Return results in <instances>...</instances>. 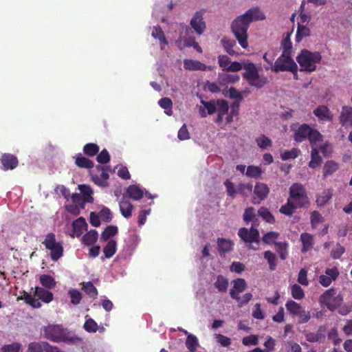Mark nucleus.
<instances>
[{"label":"nucleus","instance_id":"obj_21","mask_svg":"<svg viewBox=\"0 0 352 352\" xmlns=\"http://www.w3.org/2000/svg\"><path fill=\"white\" fill-rule=\"evenodd\" d=\"M119 206L120 212L124 218L129 219L131 217L133 206L129 201L122 199Z\"/></svg>","mask_w":352,"mask_h":352},{"label":"nucleus","instance_id":"obj_4","mask_svg":"<svg viewBox=\"0 0 352 352\" xmlns=\"http://www.w3.org/2000/svg\"><path fill=\"white\" fill-rule=\"evenodd\" d=\"M243 67L245 70L243 73V78L249 85L261 89L267 83V78L259 75L258 70L253 63H244Z\"/></svg>","mask_w":352,"mask_h":352},{"label":"nucleus","instance_id":"obj_61","mask_svg":"<svg viewBox=\"0 0 352 352\" xmlns=\"http://www.w3.org/2000/svg\"><path fill=\"white\" fill-rule=\"evenodd\" d=\"M345 248L340 243H337L336 246L331 250V256L333 259H338L344 253Z\"/></svg>","mask_w":352,"mask_h":352},{"label":"nucleus","instance_id":"obj_17","mask_svg":"<svg viewBox=\"0 0 352 352\" xmlns=\"http://www.w3.org/2000/svg\"><path fill=\"white\" fill-rule=\"evenodd\" d=\"M311 129L312 128L307 124H301L294 133V140L297 142H303L305 140L308 138L309 133L311 131Z\"/></svg>","mask_w":352,"mask_h":352},{"label":"nucleus","instance_id":"obj_46","mask_svg":"<svg viewBox=\"0 0 352 352\" xmlns=\"http://www.w3.org/2000/svg\"><path fill=\"white\" fill-rule=\"evenodd\" d=\"M263 171L259 166L250 165L247 167L245 175L250 178L257 179L261 177Z\"/></svg>","mask_w":352,"mask_h":352},{"label":"nucleus","instance_id":"obj_47","mask_svg":"<svg viewBox=\"0 0 352 352\" xmlns=\"http://www.w3.org/2000/svg\"><path fill=\"white\" fill-rule=\"evenodd\" d=\"M68 295L70 297L71 303L74 305H78L82 298L81 292L76 289H70L68 291Z\"/></svg>","mask_w":352,"mask_h":352},{"label":"nucleus","instance_id":"obj_30","mask_svg":"<svg viewBox=\"0 0 352 352\" xmlns=\"http://www.w3.org/2000/svg\"><path fill=\"white\" fill-rule=\"evenodd\" d=\"M39 281L43 288L51 289L56 286L55 279L50 275L42 274L39 277Z\"/></svg>","mask_w":352,"mask_h":352},{"label":"nucleus","instance_id":"obj_16","mask_svg":"<svg viewBox=\"0 0 352 352\" xmlns=\"http://www.w3.org/2000/svg\"><path fill=\"white\" fill-rule=\"evenodd\" d=\"M1 162L3 166V169L5 170H13L19 164L17 157L10 153L3 154L1 158Z\"/></svg>","mask_w":352,"mask_h":352},{"label":"nucleus","instance_id":"obj_1","mask_svg":"<svg viewBox=\"0 0 352 352\" xmlns=\"http://www.w3.org/2000/svg\"><path fill=\"white\" fill-rule=\"evenodd\" d=\"M265 19V14L258 7L247 10L243 14L236 17L231 24V30L239 45L243 49L248 47V30L253 21H262Z\"/></svg>","mask_w":352,"mask_h":352},{"label":"nucleus","instance_id":"obj_41","mask_svg":"<svg viewBox=\"0 0 352 352\" xmlns=\"http://www.w3.org/2000/svg\"><path fill=\"white\" fill-rule=\"evenodd\" d=\"M307 139L310 142L311 148H316L315 145L316 144V143L322 141V135L318 130L311 129V131L310 132Z\"/></svg>","mask_w":352,"mask_h":352},{"label":"nucleus","instance_id":"obj_60","mask_svg":"<svg viewBox=\"0 0 352 352\" xmlns=\"http://www.w3.org/2000/svg\"><path fill=\"white\" fill-rule=\"evenodd\" d=\"M217 111L220 113V116H224L227 113L229 106L228 103L225 100H218L217 102Z\"/></svg>","mask_w":352,"mask_h":352},{"label":"nucleus","instance_id":"obj_57","mask_svg":"<svg viewBox=\"0 0 352 352\" xmlns=\"http://www.w3.org/2000/svg\"><path fill=\"white\" fill-rule=\"evenodd\" d=\"M281 47L283 52L286 54H292V44L290 40V35L287 34L281 41Z\"/></svg>","mask_w":352,"mask_h":352},{"label":"nucleus","instance_id":"obj_23","mask_svg":"<svg viewBox=\"0 0 352 352\" xmlns=\"http://www.w3.org/2000/svg\"><path fill=\"white\" fill-rule=\"evenodd\" d=\"M322 162V159L319 155V151L317 148H312L311 151V160L309 162V167L313 169L317 168L320 166Z\"/></svg>","mask_w":352,"mask_h":352},{"label":"nucleus","instance_id":"obj_29","mask_svg":"<svg viewBox=\"0 0 352 352\" xmlns=\"http://www.w3.org/2000/svg\"><path fill=\"white\" fill-rule=\"evenodd\" d=\"M214 285L219 292L225 293L228 290V279L222 275H218Z\"/></svg>","mask_w":352,"mask_h":352},{"label":"nucleus","instance_id":"obj_50","mask_svg":"<svg viewBox=\"0 0 352 352\" xmlns=\"http://www.w3.org/2000/svg\"><path fill=\"white\" fill-rule=\"evenodd\" d=\"M276 250L279 254L282 260H285L287 256L288 243L287 242H280L275 243Z\"/></svg>","mask_w":352,"mask_h":352},{"label":"nucleus","instance_id":"obj_6","mask_svg":"<svg viewBox=\"0 0 352 352\" xmlns=\"http://www.w3.org/2000/svg\"><path fill=\"white\" fill-rule=\"evenodd\" d=\"M343 296L335 288L326 290L319 298L321 306H325L331 311L336 310L343 302Z\"/></svg>","mask_w":352,"mask_h":352},{"label":"nucleus","instance_id":"obj_33","mask_svg":"<svg viewBox=\"0 0 352 352\" xmlns=\"http://www.w3.org/2000/svg\"><path fill=\"white\" fill-rule=\"evenodd\" d=\"M309 35L310 30L306 25L300 24V23H298L296 34V41L299 43L303 38L309 36Z\"/></svg>","mask_w":352,"mask_h":352},{"label":"nucleus","instance_id":"obj_44","mask_svg":"<svg viewBox=\"0 0 352 352\" xmlns=\"http://www.w3.org/2000/svg\"><path fill=\"white\" fill-rule=\"evenodd\" d=\"M160 107L166 110V113L168 116H171L173 113L172 107H173V102L172 100L167 97H164L161 98L158 102Z\"/></svg>","mask_w":352,"mask_h":352},{"label":"nucleus","instance_id":"obj_3","mask_svg":"<svg viewBox=\"0 0 352 352\" xmlns=\"http://www.w3.org/2000/svg\"><path fill=\"white\" fill-rule=\"evenodd\" d=\"M322 60V55L319 52H311L303 49L296 56V60L300 66V71L313 72L316 70V65Z\"/></svg>","mask_w":352,"mask_h":352},{"label":"nucleus","instance_id":"obj_53","mask_svg":"<svg viewBox=\"0 0 352 352\" xmlns=\"http://www.w3.org/2000/svg\"><path fill=\"white\" fill-rule=\"evenodd\" d=\"M291 294L292 296L296 300H302L305 297L304 290L300 285L297 284H294L292 286Z\"/></svg>","mask_w":352,"mask_h":352},{"label":"nucleus","instance_id":"obj_48","mask_svg":"<svg viewBox=\"0 0 352 352\" xmlns=\"http://www.w3.org/2000/svg\"><path fill=\"white\" fill-rule=\"evenodd\" d=\"M300 151L298 148H293L289 151H283L280 157L283 160H294L296 159L298 155L300 154Z\"/></svg>","mask_w":352,"mask_h":352},{"label":"nucleus","instance_id":"obj_39","mask_svg":"<svg viewBox=\"0 0 352 352\" xmlns=\"http://www.w3.org/2000/svg\"><path fill=\"white\" fill-rule=\"evenodd\" d=\"M118 229L116 226H107L101 234V239L107 241L118 234Z\"/></svg>","mask_w":352,"mask_h":352},{"label":"nucleus","instance_id":"obj_10","mask_svg":"<svg viewBox=\"0 0 352 352\" xmlns=\"http://www.w3.org/2000/svg\"><path fill=\"white\" fill-rule=\"evenodd\" d=\"M44 336L50 340L58 342L63 340L64 332L60 326L57 324L48 325L43 329Z\"/></svg>","mask_w":352,"mask_h":352},{"label":"nucleus","instance_id":"obj_45","mask_svg":"<svg viewBox=\"0 0 352 352\" xmlns=\"http://www.w3.org/2000/svg\"><path fill=\"white\" fill-rule=\"evenodd\" d=\"M221 43L222 44L224 50H226V52L228 54H230L231 56H233V55L236 54L234 50H233V47L235 45V41H234L230 40V39L227 38L226 37H223L221 40Z\"/></svg>","mask_w":352,"mask_h":352},{"label":"nucleus","instance_id":"obj_34","mask_svg":"<svg viewBox=\"0 0 352 352\" xmlns=\"http://www.w3.org/2000/svg\"><path fill=\"white\" fill-rule=\"evenodd\" d=\"M109 177V175L105 172V170L102 171L100 176L97 175H91V179L94 182L100 186H107V179Z\"/></svg>","mask_w":352,"mask_h":352},{"label":"nucleus","instance_id":"obj_63","mask_svg":"<svg viewBox=\"0 0 352 352\" xmlns=\"http://www.w3.org/2000/svg\"><path fill=\"white\" fill-rule=\"evenodd\" d=\"M100 219L104 222H110L112 219V214L111 210L107 208L104 207L99 213Z\"/></svg>","mask_w":352,"mask_h":352},{"label":"nucleus","instance_id":"obj_28","mask_svg":"<svg viewBox=\"0 0 352 352\" xmlns=\"http://www.w3.org/2000/svg\"><path fill=\"white\" fill-rule=\"evenodd\" d=\"M98 236V232L96 230H91L82 236V242L87 246H91L96 242Z\"/></svg>","mask_w":352,"mask_h":352},{"label":"nucleus","instance_id":"obj_36","mask_svg":"<svg viewBox=\"0 0 352 352\" xmlns=\"http://www.w3.org/2000/svg\"><path fill=\"white\" fill-rule=\"evenodd\" d=\"M243 221L248 223L250 221H252L254 224V227L256 226L255 223V221H257L256 213H255V209L253 207H248L245 209L244 213H243Z\"/></svg>","mask_w":352,"mask_h":352},{"label":"nucleus","instance_id":"obj_13","mask_svg":"<svg viewBox=\"0 0 352 352\" xmlns=\"http://www.w3.org/2000/svg\"><path fill=\"white\" fill-rule=\"evenodd\" d=\"M233 287L230 292V297L239 302V294L244 292L247 288V283L245 279L241 278H236L233 280Z\"/></svg>","mask_w":352,"mask_h":352},{"label":"nucleus","instance_id":"obj_15","mask_svg":"<svg viewBox=\"0 0 352 352\" xmlns=\"http://www.w3.org/2000/svg\"><path fill=\"white\" fill-rule=\"evenodd\" d=\"M340 124L347 129L352 127V107L343 106L339 116Z\"/></svg>","mask_w":352,"mask_h":352},{"label":"nucleus","instance_id":"obj_40","mask_svg":"<svg viewBox=\"0 0 352 352\" xmlns=\"http://www.w3.org/2000/svg\"><path fill=\"white\" fill-rule=\"evenodd\" d=\"M296 209L298 208L287 199V203L280 208L279 212L283 214L290 217Z\"/></svg>","mask_w":352,"mask_h":352},{"label":"nucleus","instance_id":"obj_25","mask_svg":"<svg viewBox=\"0 0 352 352\" xmlns=\"http://www.w3.org/2000/svg\"><path fill=\"white\" fill-rule=\"evenodd\" d=\"M339 168V164L333 161L328 160L325 162L323 167V177L325 178L327 176L331 175L336 172Z\"/></svg>","mask_w":352,"mask_h":352},{"label":"nucleus","instance_id":"obj_62","mask_svg":"<svg viewBox=\"0 0 352 352\" xmlns=\"http://www.w3.org/2000/svg\"><path fill=\"white\" fill-rule=\"evenodd\" d=\"M298 282L302 285L307 286L309 281L307 280V270L305 268H302L298 275Z\"/></svg>","mask_w":352,"mask_h":352},{"label":"nucleus","instance_id":"obj_59","mask_svg":"<svg viewBox=\"0 0 352 352\" xmlns=\"http://www.w3.org/2000/svg\"><path fill=\"white\" fill-rule=\"evenodd\" d=\"M256 141L258 146L263 149L272 146V140L265 135L258 137Z\"/></svg>","mask_w":352,"mask_h":352},{"label":"nucleus","instance_id":"obj_8","mask_svg":"<svg viewBox=\"0 0 352 352\" xmlns=\"http://www.w3.org/2000/svg\"><path fill=\"white\" fill-rule=\"evenodd\" d=\"M296 63L292 58V54L282 52L281 55L271 66V70L278 73L280 72H294L296 70Z\"/></svg>","mask_w":352,"mask_h":352},{"label":"nucleus","instance_id":"obj_43","mask_svg":"<svg viewBox=\"0 0 352 352\" xmlns=\"http://www.w3.org/2000/svg\"><path fill=\"white\" fill-rule=\"evenodd\" d=\"M285 307L289 314L294 316H296L302 309L301 305L292 300H288Z\"/></svg>","mask_w":352,"mask_h":352},{"label":"nucleus","instance_id":"obj_58","mask_svg":"<svg viewBox=\"0 0 352 352\" xmlns=\"http://www.w3.org/2000/svg\"><path fill=\"white\" fill-rule=\"evenodd\" d=\"M311 226L313 228H316L319 223L324 221V218L318 211L314 210L311 214Z\"/></svg>","mask_w":352,"mask_h":352},{"label":"nucleus","instance_id":"obj_49","mask_svg":"<svg viewBox=\"0 0 352 352\" xmlns=\"http://www.w3.org/2000/svg\"><path fill=\"white\" fill-rule=\"evenodd\" d=\"M79 189L83 195V201L87 203H91L94 200L91 195L93 193L91 189L86 185H80Z\"/></svg>","mask_w":352,"mask_h":352},{"label":"nucleus","instance_id":"obj_9","mask_svg":"<svg viewBox=\"0 0 352 352\" xmlns=\"http://www.w3.org/2000/svg\"><path fill=\"white\" fill-rule=\"evenodd\" d=\"M238 236L245 243H249L250 245L253 243H256L257 245L259 243V232L254 227V223L252 224L250 229L246 228H240L238 232Z\"/></svg>","mask_w":352,"mask_h":352},{"label":"nucleus","instance_id":"obj_56","mask_svg":"<svg viewBox=\"0 0 352 352\" xmlns=\"http://www.w3.org/2000/svg\"><path fill=\"white\" fill-rule=\"evenodd\" d=\"M111 157L108 151L105 148L102 150L97 155L96 160L99 164H106L110 162Z\"/></svg>","mask_w":352,"mask_h":352},{"label":"nucleus","instance_id":"obj_11","mask_svg":"<svg viewBox=\"0 0 352 352\" xmlns=\"http://www.w3.org/2000/svg\"><path fill=\"white\" fill-rule=\"evenodd\" d=\"M269 192L270 189L266 184L260 182L256 183L254 188V196L252 199V204H259L267 197Z\"/></svg>","mask_w":352,"mask_h":352},{"label":"nucleus","instance_id":"obj_5","mask_svg":"<svg viewBox=\"0 0 352 352\" xmlns=\"http://www.w3.org/2000/svg\"><path fill=\"white\" fill-rule=\"evenodd\" d=\"M298 209L307 208L309 205L305 187L300 183L293 184L289 189L287 198Z\"/></svg>","mask_w":352,"mask_h":352},{"label":"nucleus","instance_id":"obj_51","mask_svg":"<svg viewBox=\"0 0 352 352\" xmlns=\"http://www.w3.org/2000/svg\"><path fill=\"white\" fill-rule=\"evenodd\" d=\"M279 233L277 232H269L263 235L262 241L264 243L267 245L277 243L275 241L279 237Z\"/></svg>","mask_w":352,"mask_h":352},{"label":"nucleus","instance_id":"obj_64","mask_svg":"<svg viewBox=\"0 0 352 352\" xmlns=\"http://www.w3.org/2000/svg\"><path fill=\"white\" fill-rule=\"evenodd\" d=\"M84 328L87 332H96L98 329V324L93 319L89 318L85 321Z\"/></svg>","mask_w":352,"mask_h":352},{"label":"nucleus","instance_id":"obj_7","mask_svg":"<svg viewBox=\"0 0 352 352\" xmlns=\"http://www.w3.org/2000/svg\"><path fill=\"white\" fill-rule=\"evenodd\" d=\"M45 248L50 252V258L53 261H57L63 256V243L57 241L55 234L50 232L45 235L42 243Z\"/></svg>","mask_w":352,"mask_h":352},{"label":"nucleus","instance_id":"obj_38","mask_svg":"<svg viewBox=\"0 0 352 352\" xmlns=\"http://www.w3.org/2000/svg\"><path fill=\"white\" fill-rule=\"evenodd\" d=\"M116 241L115 240H110L107 244L104 247L103 252L106 258L112 257L116 252Z\"/></svg>","mask_w":352,"mask_h":352},{"label":"nucleus","instance_id":"obj_22","mask_svg":"<svg viewBox=\"0 0 352 352\" xmlns=\"http://www.w3.org/2000/svg\"><path fill=\"white\" fill-rule=\"evenodd\" d=\"M74 158L75 164L79 168L90 169L94 166L91 160L84 157L81 153H78Z\"/></svg>","mask_w":352,"mask_h":352},{"label":"nucleus","instance_id":"obj_37","mask_svg":"<svg viewBox=\"0 0 352 352\" xmlns=\"http://www.w3.org/2000/svg\"><path fill=\"white\" fill-rule=\"evenodd\" d=\"M185 344L189 351L195 352L199 346V341L195 336L190 334L186 338Z\"/></svg>","mask_w":352,"mask_h":352},{"label":"nucleus","instance_id":"obj_54","mask_svg":"<svg viewBox=\"0 0 352 352\" xmlns=\"http://www.w3.org/2000/svg\"><path fill=\"white\" fill-rule=\"evenodd\" d=\"M264 258L267 261V263L271 270H274L276 267V256L272 252L267 250L264 252Z\"/></svg>","mask_w":352,"mask_h":352},{"label":"nucleus","instance_id":"obj_18","mask_svg":"<svg viewBox=\"0 0 352 352\" xmlns=\"http://www.w3.org/2000/svg\"><path fill=\"white\" fill-rule=\"evenodd\" d=\"M314 114L321 121H331L333 115L329 109L324 105H320L314 110Z\"/></svg>","mask_w":352,"mask_h":352},{"label":"nucleus","instance_id":"obj_32","mask_svg":"<svg viewBox=\"0 0 352 352\" xmlns=\"http://www.w3.org/2000/svg\"><path fill=\"white\" fill-rule=\"evenodd\" d=\"M82 289L90 297L96 298L98 294L96 287L91 281L82 283Z\"/></svg>","mask_w":352,"mask_h":352},{"label":"nucleus","instance_id":"obj_20","mask_svg":"<svg viewBox=\"0 0 352 352\" xmlns=\"http://www.w3.org/2000/svg\"><path fill=\"white\" fill-rule=\"evenodd\" d=\"M72 227L74 234L79 237L82 235L83 230H87V223L83 217H79L73 221Z\"/></svg>","mask_w":352,"mask_h":352},{"label":"nucleus","instance_id":"obj_35","mask_svg":"<svg viewBox=\"0 0 352 352\" xmlns=\"http://www.w3.org/2000/svg\"><path fill=\"white\" fill-rule=\"evenodd\" d=\"M99 146L95 143H87L82 148L84 154L89 157H94L99 152Z\"/></svg>","mask_w":352,"mask_h":352},{"label":"nucleus","instance_id":"obj_2","mask_svg":"<svg viewBox=\"0 0 352 352\" xmlns=\"http://www.w3.org/2000/svg\"><path fill=\"white\" fill-rule=\"evenodd\" d=\"M33 294L34 296L23 292V295L19 296L17 300H24L26 304L31 306L32 308L38 309L41 307V303L39 300L45 303H50L54 298L52 292L41 287H36Z\"/></svg>","mask_w":352,"mask_h":352},{"label":"nucleus","instance_id":"obj_12","mask_svg":"<svg viewBox=\"0 0 352 352\" xmlns=\"http://www.w3.org/2000/svg\"><path fill=\"white\" fill-rule=\"evenodd\" d=\"M190 24L198 35H201L206 27L204 20V12L202 10L196 12L190 20Z\"/></svg>","mask_w":352,"mask_h":352},{"label":"nucleus","instance_id":"obj_24","mask_svg":"<svg viewBox=\"0 0 352 352\" xmlns=\"http://www.w3.org/2000/svg\"><path fill=\"white\" fill-rule=\"evenodd\" d=\"M152 36L159 39L162 50H164V47L168 45V41L160 26L157 25L153 27Z\"/></svg>","mask_w":352,"mask_h":352},{"label":"nucleus","instance_id":"obj_31","mask_svg":"<svg viewBox=\"0 0 352 352\" xmlns=\"http://www.w3.org/2000/svg\"><path fill=\"white\" fill-rule=\"evenodd\" d=\"M331 190H324L317 196L316 202L318 206H324L331 199Z\"/></svg>","mask_w":352,"mask_h":352},{"label":"nucleus","instance_id":"obj_52","mask_svg":"<svg viewBox=\"0 0 352 352\" xmlns=\"http://www.w3.org/2000/svg\"><path fill=\"white\" fill-rule=\"evenodd\" d=\"M252 191V184L250 183H240L237 186V194H240L245 197H248L249 194Z\"/></svg>","mask_w":352,"mask_h":352},{"label":"nucleus","instance_id":"obj_26","mask_svg":"<svg viewBox=\"0 0 352 352\" xmlns=\"http://www.w3.org/2000/svg\"><path fill=\"white\" fill-rule=\"evenodd\" d=\"M300 241L302 244V252H307L313 246V236L311 234L304 232L300 235Z\"/></svg>","mask_w":352,"mask_h":352},{"label":"nucleus","instance_id":"obj_14","mask_svg":"<svg viewBox=\"0 0 352 352\" xmlns=\"http://www.w3.org/2000/svg\"><path fill=\"white\" fill-rule=\"evenodd\" d=\"M217 250L221 256H225L228 253L232 251L234 243L229 239L219 237L217 239Z\"/></svg>","mask_w":352,"mask_h":352},{"label":"nucleus","instance_id":"obj_19","mask_svg":"<svg viewBox=\"0 0 352 352\" xmlns=\"http://www.w3.org/2000/svg\"><path fill=\"white\" fill-rule=\"evenodd\" d=\"M184 67L186 69L190 71H206L207 69H211L210 66H206L205 64L201 63L199 60H195L192 59H185L184 60Z\"/></svg>","mask_w":352,"mask_h":352},{"label":"nucleus","instance_id":"obj_55","mask_svg":"<svg viewBox=\"0 0 352 352\" xmlns=\"http://www.w3.org/2000/svg\"><path fill=\"white\" fill-rule=\"evenodd\" d=\"M224 186L226 188L228 195L232 198L236 197L237 195V186L236 187L234 183L229 179L225 181Z\"/></svg>","mask_w":352,"mask_h":352},{"label":"nucleus","instance_id":"obj_27","mask_svg":"<svg viewBox=\"0 0 352 352\" xmlns=\"http://www.w3.org/2000/svg\"><path fill=\"white\" fill-rule=\"evenodd\" d=\"M129 197L133 200H140L143 197L142 190L136 185H131L126 189Z\"/></svg>","mask_w":352,"mask_h":352},{"label":"nucleus","instance_id":"obj_42","mask_svg":"<svg viewBox=\"0 0 352 352\" xmlns=\"http://www.w3.org/2000/svg\"><path fill=\"white\" fill-rule=\"evenodd\" d=\"M258 215L263 219L266 222L269 223H274L275 222V218L268 208L265 207H261L258 210Z\"/></svg>","mask_w":352,"mask_h":352}]
</instances>
